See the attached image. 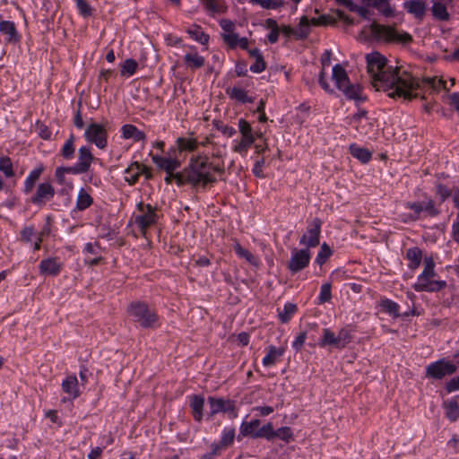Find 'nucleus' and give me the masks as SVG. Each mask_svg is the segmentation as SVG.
Segmentation results:
<instances>
[{"label": "nucleus", "instance_id": "obj_1", "mask_svg": "<svg viewBox=\"0 0 459 459\" xmlns=\"http://www.w3.org/2000/svg\"><path fill=\"white\" fill-rule=\"evenodd\" d=\"M366 61L372 86L376 91L387 92V96L390 98H403L411 100L418 97L415 91L420 89L422 85H428L437 91L440 89L450 91V88L446 86V82L443 79L426 77L420 81L407 71L388 65L386 57L379 52L367 54Z\"/></svg>", "mask_w": 459, "mask_h": 459}, {"label": "nucleus", "instance_id": "obj_2", "mask_svg": "<svg viewBox=\"0 0 459 459\" xmlns=\"http://www.w3.org/2000/svg\"><path fill=\"white\" fill-rule=\"evenodd\" d=\"M208 157L205 155H195L185 167V176L187 185L197 191L205 190L208 186L217 182L213 173L209 172Z\"/></svg>", "mask_w": 459, "mask_h": 459}, {"label": "nucleus", "instance_id": "obj_3", "mask_svg": "<svg viewBox=\"0 0 459 459\" xmlns=\"http://www.w3.org/2000/svg\"><path fill=\"white\" fill-rule=\"evenodd\" d=\"M436 275L435 262L432 256L424 258V268L422 273L418 276L417 281L412 288L418 292H437L446 287V281L442 280H433Z\"/></svg>", "mask_w": 459, "mask_h": 459}, {"label": "nucleus", "instance_id": "obj_4", "mask_svg": "<svg viewBox=\"0 0 459 459\" xmlns=\"http://www.w3.org/2000/svg\"><path fill=\"white\" fill-rule=\"evenodd\" d=\"M128 316L143 328H154L159 322L156 311L142 301H133L127 307Z\"/></svg>", "mask_w": 459, "mask_h": 459}, {"label": "nucleus", "instance_id": "obj_5", "mask_svg": "<svg viewBox=\"0 0 459 459\" xmlns=\"http://www.w3.org/2000/svg\"><path fill=\"white\" fill-rule=\"evenodd\" d=\"M372 36L377 39H385L388 42H402L408 44L412 41V36L408 32H398L394 27L372 22L369 26Z\"/></svg>", "mask_w": 459, "mask_h": 459}, {"label": "nucleus", "instance_id": "obj_6", "mask_svg": "<svg viewBox=\"0 0 459 459\" xmlns=\"http://www.w3.org/2000/svg\"><path fill=\"white\" fill-rule=\"evenodd\" d=\"M238 130L241 134L240 140H235L232 151L245 156L248 149L255 143V135L249 122L244 118L238 120Z\"/></svg>", "mask_w": 459, "mask_h": 459}, {"label": "nucleus", "instance_id": "obj_7", "mask_svg": "<svg viewBox=\"0 0 459 459\" xmlns=\"http://www.w3.org/2000/svg\"><path fill=\"white\" fill-rule=\"evenodd\" d=\"M140 214L134 216V223L137 225L142 233H145L147 229L158 221L157 208L143 202H139L136 205Z\"/></svg>", "mask_w": 459, "mask_h": 459}, {"label": "nucleus", "instance_id": "obj_8", "mask_svg": "<svg viewBox=\"0 0 459 459\" xmlns=\"http://www.w3.org/2000/svg\"><path fill=\"white\" fill-rule=\"evenodd\" d=\"M84 138L99 149H105L108 143V131L104 125L93 122L86 127Z\"/></svg>", "mask_w": 459, "mask_h": 459}, {"label": "nucleus", "instance_id": "obj_9", "mask_svg": "<svg viewBox=\"0 0 459 459\" xmlns=\"http://www.w3.org/2000/svg\"><path fill=\"white\" fill-rule=\"evenodd\" d=\"M456 366L445 359L430 363L426 368V377L433 379H442L453 375L456 371Z\"/></svg>", "mask_w": 459, "mask_h": 459}, {"label": "nucleus", "instance_id": "obj_10", "mask_svg": "<svg viewBox=\"0 0 459 459\" xmlns=\"http://www.w3.org/2000/svg\"><path fill=\"white\" fill-rule=\"evenodd\" d=\"M210 411L208 418H212L219 412H227L231 414L233 418L237 417L235 402L230 399L217 398L214 396L208 397Z\"/></svg>", "mask_w": 459, "mask_h": 459}, {"label": "nucleus", "instance_id": "obj_11", "mask_svg": "<svg viewBox=\"0 0 459 459\" xmlns=\"http://www.w3.org/2000/svg\"><path fill=\"white\" fill-rule=\"evenodd\" d=\"M322 221L319 218H315L307 226V232L299 240L300 245H305L307 248L315 247L319 245V237L321 232Z\"/></svg>", "mask_w": 459, "mask_h": 459}, {"label": "nucleus", "instance_id": "obj_12", "mask_svg": "<svg viewBox=\"0 0 459 459\" xmlns=\"http://www.w3.org/2000/svg\"><path fill=\"white\" fill-rule=\"evenodd\" d=\"M309 261L310 252L307 248L294 250L288 263V268L295 273L306 268L309 264Z\"/></svg>", "mask_w": 459, "mask_h": 459}, {"label": "nucleus", "instance_id": "obj_13", "mask_svg": "<svg viewBox=\"0 0 459 459\" xmlns=\"http://www.w3.org/2000/svg\"><path fill=\"white\" fill-rule=\"evenodd\" d=\"M94 157L88 146H82L78 150V160L72 166L73 174L86 173L91 165Z\"/></svg>", "mask_w": 459, "mask_h": 459}, {"label": "nucleus", "instance_id": "obj_14", "mask_svg": "<svg viewBox=\"0 0 459 459\" xmlns=\"http://www.w3.org/2000/svg\"><path fill=\"white\" fill-rule=\"evenodd\" d=\"M55 194V188L50 183H40L35 195L31 197V203L39 206L45 205L46 202L52 199Z\"/></svg>", "mask_w": 459, "mask_h": 459}, {"label": "nucleus", "instance_id": "obj_15", "mask_svg": "<svg viewBox=\"0 0 459 459\" xmlns=\"http://www.w3.org/2000/svg\"><path fill=\"white\" fill-rule=\"evenodd\" d=\"M62 269V264L57 257H48L40 261L39 270L42 275L56 276Z\"/></svg>", "mask_w": 459, "mask_h": 459}, {"label": "nucleus", "instance_id": "obj_16", "mask_svg": "<svg viewBox=\"0 0 459 459\" xmlns=\"http://www.w3.org/2000/svg\"><path fill=\"white\" fill-rule=\"evenodd\" d=\"M0 32L6 37L7 43L15 44L20 40V36L13 22L2 21L0 22Z\"/></svg>", "mask_w": 459, "mask_h": 459}, {"label": "nucleus", "instance_id": "obj_17", "mask_svg": "<svg viewBox=\"0 0 459 459\" xmlns=\"http://www.w3.org/2000/svg\"><path fill=\"white\" fill-rule=\"evenodd\" d=\"M404 8L416 19L422 20L426 13L427 4L422 0H410L404 3Z\"/></svg>", "mask_w": 459, "mask_h": 459}, {"label": "nucleus", "instance_id": "obj_18", "mask_svg": "<svg viewBox=\"0 0 459 459\" xmlns=\"http://www.w3.org/2000/svg\"><path fill=\"white\" fill-rule=\"evenodd\" d=\"M152 161L159 167L160 169L166 171V173L174 172L180 167V161L177 159L166 158L155 155L152 157Z\"/></svg>", "mask_w": 459, "mask_h": 459}, {"label": "nucleus", "instance_id": "obj_19", "mask_svg": "<svg viewBox=\"0 0 459 459\" xmlns=\"http://www.w3.org/2000/svg\"><path fill=\"white\" fill-rule=\"evenodd\" d=\"M204 398L201 395L195 394L190 397V407L195 420L200 422L204 417Z\"/></svg>", "mask_w": 459, "mask_h": 459}, {"label": "nucleus", "instance_id": "obj_20", "mask_svg": "<svg viewBox=\"0 0 459 459\" xmlns=\"http://www.w3.org/2000/svg\"><path fill=\"white\" fill-rule=\"evenodd\" d=\"M332 78L340 91L350 83V79L345 69L339 64L333 67Z\"/></svg>", "mask_w": 459, "mask_h": 459}, {"label": "nucleus", "instance_id": "obj_21", "mask_svg": "<svg viewBox=\"0 0 459 459\" xmlns=\"http://www.w3.org/2000/svg\"><path fill=\"white\" fill-rule=\"evenodd\" d=\"M62 390L73 399L77 398L80 395L77 377L74 375L66 377L62 382Z\"/></svg>", "mask_w": 459, "mask_h": 459}, {"label": "nucleus", "instance_id": "obj_22", "mask_svg": "<svg viewBox=\"0 0 459 459\" xmlns=\"http://www.w3.org/2000/svg\"><path fill=\"white\" fill-rule=\"evenodd\" d=\"M285 349L282 347L269 346L267 354L263 359L264 367H271L276 364L279 359L284 354Z\"/></svg>", "mask_w": 459, "mask_h": 459}, {"label": "nucleus", "instance_id": "obj_23", "mask_svg": "<svg viewBox=\"0 0 459 459\" xmlns=\"http://www.w3.org/2000/svg\"><path fill=\"white\" fill-rule=\"evenodd\" d=\"M406 259L409 261L408 267L416 270L422 261V251L418 247H413L406 251Z\"/></svg>", "mask_w": 459, "mask_h": 459}, {"label": "nucleus", "instance_id": "obj_24", "mask_svg": "<svg viewBox=\"0 0 459 459\" xmlns=\"http://www.w3.org/2000/svg\"><path fill=\"white\" fill-rule=\"evenodd\" d=\"M431 13L435 20L440 22H447L450 19V14L445 4L433 0Z\"/></svg>", "mask_w": 459, "mask_h": 459}, {"label": "nucleus", "instance_id": "obj_25", "mask_svg": "<svg viewBox=\"0 0 459 459\" xmlns=\"http://www.w3.org/2000/svg\"><path fill=\"white\" fill-rule=\"evenodd\" d=\"M367 5L377 9L386 17L393 15L394 10L389 4V0H362Z\"/></svg>", "mask_w": 459, "mask_h": 459}, {"label": "nucleus", "instance_id": "obj_26", "mask_svg": "<svg viewBox=\"0 0 459 459\" xmlns=\"http://www.w3.org/2000/svg\"><path fill=\"white\" fill-rule=\"evenodd\" d=\"M176 143L180 152H193L196 151L199 146V142L194 137H178Z\"/></svg>", "mask_w": 459, "mask_h": 459}, {"label": "nucleus", "instance_id": "obj_27", "mask_svg": "<svg viewBox=\"0 0 459 459\" xmlns=\"http://www.w3.org/2000/svg\"><path fill=\"white\" fill-rule=\"evenodd\" d=\"M122 135L125 139H134L135 142L145 140V134L129 124L122 126Z\"/></svg>", "mask_w": 459, "mask_h": 459}, {"label": "nucleus", "instance_id": "obj_28", "mask_svg": "<svg viewBox=\"0 0 459 459\" xmlns=\"http://www.w3.org/2000/svg\"><path fill=\"white\" fill-rule=\"evenodd\" d=\"M443 406L446 416L450 421H456L459 419V405L456 400L445 401Z\"/></svg>", "mask_w": 459, "mask_h": 459}, {"label": "nucleus", "instance_id": "obj_29", "mask_svg": "<svg viewBox=\"0 0 459 459\" xmlns=\"http://www.w3.org/2000/svg\"><path fill=\"white\" fill-rule=\"evenodd\" d=\"M44 170V168L42 165H40L38 168H35L28 175V177L25 179L24 183V193L29 194L32 191L35 183L39 178L40 175L42 174Z\"/></svg>", "mask_w": 459, "mask_h": 459}, {"label": "nucleus", "instance_id": "obj_30", "mask_svg": "<svg viewBox=\"0 0 459 459\" xmlns=\"http://www.w3.org/2000/svg\"><path fill=\"white\" fill-rule=\"evenodd\" d=\"M140 176V163L137 161L133 162L125 170V180L130 186L136 184Z\"/></svg>", "mask_w": 459, "mask_h": 459}, {"label": "nucleus", "instance_id": "obj_31", "mask_svg": "<svg viewBox=\"0 0 459 459\" xmlns=\"http://www.w3.org/2000/svg\"><path fill=\"white\" fill-rule=\"evenodd\" d=\"M351 154L360 160L362 163H367L371 160L372 153L366 148L358 146L355 143L350 145Z\"/></svg>", "mask_w": 459, "mask_h": 459}, {"label": "nucleus", "instance_id": "obj_32", "mask_svg": "<svg viewBox=\"0 0 459 459\" xmlns=\"http://www.w3.org/2000/svg\"><path fill=\"white\" fill-rule=\"evenodd\" d=\"M227 94L233 100H236L241 103H252L253 98L248 97L247 91L244 89L238 87H233L232 89L227 90Z\"/></svg>", "mask_w": 459, "mask_h": 459}, {"label": "nucleus", "instance_id": "obj_33", "mask_svg": "<svg viewBox=\"0 0 459 459\" xmlns=\"http://www.w3.org/2000/svg\"><path fill=\"white\" fill-rule=\"evenodd\" d=\"M185 64L191 69L200 68L204 65V58L198 53H186L184 56Z\"/></svg>", "mask_w": 459, "mask_h": 459}, {"label": "nucleus", "instance_id": "obj_34", "mask_svg": "<svg viewBox=\"0 0 459 459\" xmlns=\"http://www.w3.org/2000/svg\"><path fill=\"white\" fill-rule=\"evenodd\" d=\"M93 203L92 197L86 192L84 188H81L78 193L76 200V209L78 211H84L89 208Z\"/></svg>", "mask_w": 459, "mask_h": 459}, {"label": "nucleus", "instance_id": "obj_35", "mask_svg": "<svg viewBox=\"0 0 459 459\" xmlns=\"http://www.w3.org/2000/svg\"><path fill=\"white\" fill-rule=\"evenodd\" d=\"M320 347L333 346L338 349L337 335L329 328L323 329V336L318 342Z\"/></svg>", "mask_w": 459, "mask_h": 459}, {"label": "nucleus", "instance_id": "obj_36", "mask_svg": "<svg viewBox=\"0 0 459 459\" xmlns=\"http://www.w3.org/2000/svg\"><path fill=\"white\" fill-rule=\"evenodd\" d=\"M260 425L259 420H252L249 422L244 421L240 426V433L244 437H251L252 438H255V434L258 429V427Z\"/></svg>", "mask_w": 459, "mask_h": 459}, {"label": "nucleus", "instance_id": "obj_37", "mask_svg": "<svg viewBox=\"0 0 459 459\" xmlns=\"http://www.w3.org/2000/svg\"><path fill=\"white\" fill-rule=\"evenodd\" d=\"M74 141V135L71 134L68 139L65 141V144L63 145L61 149V155L65 160H72L74 158L75 152Z\"/></svg>", "mask_w": 459, "mask_h": 459}, {"label": "nucleus", "instance_id": "obj_38", "mask_svg": "<svg viewBox=\"0 0 459 459\" xmlns=\"http://www.w3.org/2000/svg\"><path fill=\"white\" fill-rule=\"evenodd\" d=\"M350 100H359L361 98V87L359 84L348 83L341 90Z\"/></svg>", "mask_w": 459, "mask_h": 459}, {"label": "nucleus", "instance_id": "obj_39", "mask_svg": "<svg viewBox=\"0 0 459 459\" xmlns=\"http://www.w3.org/2000/svg\"><path fill=\"white\" fill-rule=\"evenodd\" d=\"M187 33L203 45L207 44L210 39L209 35L203 31L202 28L198 25H194L191 29H188Z\"/></svg>", "mask_w": 459, "mask_h": 459}, {"label": "nucleus", "instance_id": "obj_40", "mask_svg": "<svg viewBox=\"0 0 459 459\" xmlns=\"http://www.w3.org/2000/svg\"><path fill=\"white\" fill-rule=\"evenodd\" d=\"M297 306L293 303H286L282 310H278V316L281 323H288L296 313Z\"/></svg>", "mask_w": 459, "mask_h": 459}, {"label": "nucleus", "instance_id": "obj_41", "mask_svg": "<svg viewBox=\"0 0 459 459\" xmlns=\"http://www.w3.org/2000/svg\"><path fill=\"white\" fill-rule=\"evenodd\" d=\"M275 430L271 422H268L259 428L255 434V438H265L267 440H273L274 438Z\"/></svg>", "mask_w": 459, "mask_h": 459}, {"label": "nucleus", "instance_id": "obj_42", "mask_svg": "<svg viewBox=\"0 0 459 459\" xmlns=\"http://www.w3.org/2000/svg\"><path fill=\"white\" fill-rule=\"evenodd\" d=\"M309 24H311V21L308 20L307 16H302L299 20V29L297 30V39H304L307 38L310 33Z\"/></svg>", "mask_w": 459, "mask_h": 459}, {"label": "nucleus", "instance_id": "obj_43", "mask_svg": "<svg viewBox=\"0 0 459 459\" xmlns=\"http://www.w3.org/2000/svg\"><path fill=\"white\" fill-rule=\"evenodd\" d=\"M253 4H259L262 8L266 10H274L284 5L283 0H250Z\"/></svg>", "mask_w": 459, "mask_h": 459}, {"label": "nucleus", "instance_id": "obj_44", "mask_svg": "<svg viewBox=\"0 0 459 459\" xmlns=\"http://www.w3.org/2000/svg\"><path fill=\"white\" fill-rule=\"evenodd\" d=\"M380 306L384 311H385L389 315L393 316L394 317L400 316L399 305L396 302H394L391 299H385L381 300Z\"/></svg>", "mask_w": 459, "mask_h": 459}, {"label": "nucleus", "instance_id": "obj_45", "mask_svg": "<svg viewBox=\"0 0 459 459\" xmlns=\"http://www.w3.org/2000/svg\"><path fill=\"white\" fill-rule=\"evenodd\" d=\"M351 330L349 327L342 328L337 334L338 349H343L351 342Z\"/></svg>", "mask_w": 459, "mask_h": 459}, {"label": "nucleus", "instance_id": "obj_46", "mask_svg": "<svg viewBox=\"0 0 459 459\" xmlns=\"http://www.w3.org/2000/svg\"><path fill=\"white\" fill-rule=\"evenodd\" d=\"M233 248L238 256L246 259L251 264H256V259L254 255L247 249L244 248L238 242L235 243Z\"/></svg>", "mask_w": 459, "mask_h": 459}, {"label": "nucleus", "instance_id": "obj_47", "mask_svg": "<svg viewBox=\"0 0 459 459\" xmlns=\"http://www.w3.org/2000/svg\"><path fill=\"white\" fill-rule=\"evenodd\" d=\"M274 437H278L285 443H290L294 439V435L290 427H281L275 430Z\"/></svg>", "mask_w": 459, "mask_h": 459}, {"label": "nucleus", "instance_id": "obj_48", "mask_svg": "<svg viewBox=\"0 0 459 459\" xmlns=\"http://www.w3.org/2000/svg\"><path fill=\"white\" fill-rule=\"evenodd\" d=\"M138 67L137 62L133 58L126 59L121 66V75H133Z\"/></svg>", "mask_w": 459, "mask_h": 459}, {"label": "nucleus", "instance_id": "obj_49", "mask_svg": "<svg viewBox=\"0 0 459 459\" xmlns=\"http://www.w3.org/2000/svg\"><path fill=\"white\" fill-rule=\"evenodd\" d=\"M235 438V429L234 428H225L223 429L221 438L220 440L221 446L227 447L230 446Z\"/></svg>", "mask_w": 459, "mask_h": 459}, {"label": "nucleus", "instance_id": "obj_50", "mask_svg": "<svg viewBox=\"0 0 459 459\" xmlns=\"http://www.w3.org/2000/svg\"><path fill=\"white\" fill-rule=\"evenodd\" d=\"M0 171H2L6 178H11L14 175L13 169V163L9 157L0 158Z\"/></svg>", "mask_w": 459, "mask_h": 459}, {"label": "nucleus", "instance_id": "obj_51", "mask_svg": "<svg viewBox=\"0 0 459 459\" xmlns=\"http://www.w3.org/2000/svg\"><path fill=\"white\" fill-rule=\"evenodd\" d=\"M332 286L330 283L326 282L321 286L320 293L318 296V304H324L325 302H329L332 299Z\"/></svg>", "mask_w": 459, "mask_h": 459}, {"label": "nucleus", "instance_id": "obj_52", "mask_svg": "<svg viewBox=\"0 0 459 459\" xmlns=\"http://www.w3.org/2000/svg\"><path fill=\"white\" fill-rule=\"evenodd\" d=\"M331 255H332V250L325 243H324L321 246V248L316 255V263L320 265L325 264L326 262V260L330 257Z\"/></svg>", "mask_w": 459, "mask_h": 459}, {"label": "nucleus", "instance_id": "obj_53", "mask_svg": "<svg viewBox=\"0 0 459 459\" xmlns=\"http://www.w3.org/2000/svg\"><path fill=\"white\" fill-rule=\"evenodd\" d=\"M80 14L83 17H89L92 14V8L85 0H74Z\"/></svg>", "mask_w": 459, "mask_h": 459}, {"label": "nucleus", "instance_id": "obj_54", "mask_svg": "<svg viewBox=\"0 0 459 459\" xmlns=\"http://www.w3.org/2000/svg\"><path fill=\"white\" fill-rule=\"evenodd\" d=\"M222 39L224 42L230 48H235L238 47L240 38L237 33H223Z\"/></svg>", "mask_w": 459, "mask_h": 459}, {"label": "nucleus", "instance_id": "obj_55", "mask_svg": "<svg viewBox=\"0 0 459 459\" xmlns=\"http://www.w3.org/2000/svg\"><path fill=\"white\" fill-rule=\"evenodd\" d=\"M311 24L314 26H325L334 22V20L330 15L323 14L317 18H312Z\"/></svg>", "mask_w": 459, "mask_h": 459}, {"label": "nucleus", "instance_id": "obj_56", "mask_svg": "<svg viewBox=\"0 0 459 459\" xmlns=\"http://www.w3.org/2000/svg\"><path fill=\"white\" fill-rule=\"evenodd\" d=\"M70 169H72V167H58V168H56V169L55 171V177H56V181L60 185H63L65 183V176L66 173L73 174V171Z\"/></svg>", "mask_w": 459, "mask_h": 459}, {"label": "nucleus", "instance_id": "obj_57", "mask_svg": "<svg viewBox=\"0 0 459 459\" xmlns=\"http://www.w3.org/2000/svg\"><path fill=\"white\" fill-rule=\"evenodd\" d=\"M266 68V64L263 56H257L255 63L250 66V71L255 74L262 73Z\"/></svg>", "mask_w": 459, "mask_h": 459}, {"label": "nucleus", "instance_id": "obj_58", "mask_svg": "<svg viewBox=\"0 0 459 459\" xmlns=\"http://www.w3.org/2000/svg\"><path fill=\"white\" fill-rule=\"evenodd\" d=\"M436 193L440 196L441 202H444L452 195V190L443 184H437L436 186Z\"/></svg>", "mask_w": 459, "mask_h": 459}, {"label": "nucleus", "instance_id": "obj_59", "mask_svg": "<svg viewBox=\"0 0 459 459\" xmlns=\"http://www.w3.org/2000/svg\"><path fill=\"white\" fill-rule=\"evenodd\" d=\"M423 211L427 212L429 216H437L439 214V211L435 207V203L432 199L423 202Z\"/></svg>", "mask_w": 459, "mask_h": 459}, {"label": "nucleus", "instance_id": "obj_60", "mask_svg": "<svg viewBox=\"0 0 459 459\" xmlns=\"http://www.w3.org/2000/svg\"><path fill=\"white\" fill-rule=\"evenodd\" d=\"M406 208L412 210L415 213L413 220H418L421 212H423V204L419 202H408L405 204Z\"/></svg>", "mask_w": 459, "mask_h": 459}, {"label": "nucleus", "instance_id": "obj_61", "mask_svg": "<svg viewBox=\"0 0 459 459\" xmlns=\"http://www.w3.org/2000/svg\"><path fill=\"white\" fill-rule=\"evenodd\" d=\"M220 26L223 30L224 33H233L235 30V23L228 19L221 20Z\"/></svg>", "mask_w": 459, "mask_h": 459}, {"label": "nucleus", "instance_id": "obj_62", "mask_svg": "<svg viewBox=\"0 0 459 459\" xmlns=\"http://www.w3.org/2000/svg\"><path fill=\"white\" fill-rule=\"evenodd\" d=\"M34 235V228L32 226L25 227L21 231V239L24 242H30L31 238Z\"/></svg>", "mask_w": 459, "mask_h": 459}, {"label": "nucleus", "instance_id": "obj_63", "mask_svg": "<svg viewBox=\"0 0 459 459\" xmlns=\"http://www.w3.org/2000/svg\"><path fill=\"white\" fill-rule=\"evenodd\" d=\"M318 82L320 86L328 93H333V90L330 87V84L327 82L325 79V72L324 69L321 70L319 74Z\"/></svg>", "mask_w": 459, "mask_h": 459}, {"label": "nucleus", "instance_id": "obj_64", "mask_svg": "<svg viewBox=\"0 0 459 459\" xmlns=\"http://www.w3.org/2000/svg\"><path fill=\"white\" fill-rule=\"evenodd\" d=\"M307 339V333L305 332L300 333L292 342V347L296 351H299L305 343Z\"/></svg>", "mask_w": 459, "mask_h": 459}]
</instances>
